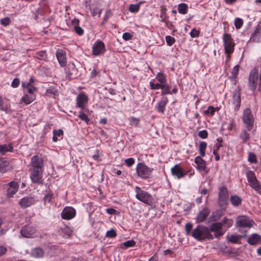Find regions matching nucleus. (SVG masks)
<instances>
[{"mask_svg": "<svg viewBox=\"0 0 261 261\" xmlns=\"http://www.w3.org/2000/svg\"><path fill=\"white\" fill-rule=\"evenodd\" d=\"M193 227V224L191 222L186 224L185 231L187 236H190L199 242L213 239V236L210 233V230L207 227L202 225H198L194 228Z\"/></svg>", "mask_w": 261, "mask_h": 261, "instance_id": "f257e3e1", "label": "nucleus"}, {"mask_svg": "<svg viewBox=\"0 0 261 261\" xmlns=\"http://www.w3.org/2000/svg\"><path fill=\"white\" fill-rule=\"evenodd\" d=\"M43 163L44 160L41 155L34 156V183L43 184Z\"/></svg>", "mask_w": 261, "mask_h": 261, "instance_id": "f03ea898", "label": "nucleus"}, {"mask_svg": "<svg viewBox=\"0 0 261 261\" xmlns=\"http://www.w3.org/2000/svg\"><path fill=\"white\" fill-rule=\"evenodd\" d=\"M153 170V168L149 167L144 163H139L136 168L137 176L145 180L151 178Z\"/></svg>", "mask_w": 261, "mask_h": 261, "instance_id": "7ed1b4c3", "label": "nucleus"}, {"mask_svg": "<svg viewBox=\"0 0 261 261\" xmlns=\"http://www.w3.org/2000/svg\"><path fill=\"white\" fill-rule=\"evenodd\" d=\"M136 198L139 201L148 205H152L154 203L152 196L148 192L143 190L140 187H135Z\"/></svg>", "mask_w": 261, "mask_h": 261, "instance_id": "20e7f679", "label": "nucleus"}, {"mask_svg": "<svg viewBox=\"0 0 261 261\" xmlns=\"http://www.w3.org/2000/svg\"><path fill=\"white\" fill-rule=\"evenodd\" d=\"M242 118L247 130L250 131L254 125V117L250 108H247L244 110Z\"/></svg>", "mask_w": 261, "mask_h": 261, "instance_id": "39448f33", "label": "nucleus"}, {"mask_svg": "<svg viewBox=\"0 0 261 261\" xmlns=\"http://www.w3.org/2000/svg\"><path fill=\"white\" fill-rule=\"evenodd\" d=\"M218 203L220 207H225L228 204L229 194L227 188L225 186L219 188Z\"/></svg>", "mask_w": 261, "mask_h": 261, "instance_id": "423d86ee", "label": "nucleus"}, {"mask_svg": "<svg viewBox=\"0 0 261 261\" xmlns=\"http://www.w3.org/2000/svg\"><path fill=\"white\" fill-rule=\"evenodd\" d=\"M223 45L225 53L228 56L234 51V43L229 34H224L223 36Z\"/></svg>", "mask_w": 261, "mask_h": 261, "instance_id": "0eeeda50", "label": "nucleus"}, {"mask_svg": "<svg viewBox=\"0 0 261 261\" xmlns=\"http://www.w3.org/2000/svg\"><path fill=\"white\" fill-rule=\"evenodd\" d=\"M258 80V72L256 68L252 69L249 73L248 86L250 90L254 92L257 87Z\"/></svg>", "mask_w": 261, "mask_h": 261, "instance_id": "6e6552de", "label": "nucleus"}, {"mask_svg": "<svg viewBox=\"0 0 261 261\" xmlns=\"http://www.w3.org/2000/svg\"><path fill=\"white\" fill-rule=\"evenodd\" d=\"M107 49L105 43L100 40H96L93 45L92 53L95 56L104 54Z\"/></svg>", "mask_w": 261, "mask_h": 261, "instance_id": "1a4fd4ad", "label": "nucleus"}, {"mask_svg": "<svg viewBox=\"0 0 261 261\" xmlns=\"http://www.w3.org/2000/svg\"><path fill=\"white\" fill-rule=\"evenodd\" d=\"M253 225V221L248 217L244 215L239 216L236 218V226L237 227H251Z\"/></svg>", "mask_w": 261, "mask_h": 261, "instance_id": "9d476101", "label": "nucleus"}, {"mask_svg": "<svg viewBox=\"0 0 261 261\" xmlns=\"http://www.w3.org/2000/svg\"><path fill=\"white\" fill-rule=\"evenodd\" d=\"M155 80H152L149 82V85L150 89L152 90H158L162 89V91L161 93L162 95H164L166 94H170L171 93L170 90V87L166 83L165 84H155L154 81Z\"/></svg>", "mask_w": 261, "mask_h": 261, "instance_id": "9b49d317", "label": "nucleus"}, {"mask_svg": "<svg viewBox=\"0 0 261 261\" xmlns=\"http://www.w3.org/2000/svg\"><path fill=\"white\" fill-rule=\"evenodd\" d=\"M171 173L173 176L179 179L184 178L188 172H186L179 164H175L171 169Z\"/></svg>", "mask_w": 261, "mask_h": 261, "instance_id": "f8f14e48", "label": "nucleus"}, {"mask_svg": "<svg viewBox=\"0 0 261 261\" xmlns=\"http://www.w3.org/2000/svg\"><path fill=\"white\" fill-rule=\"evenodd\" d=\"M76 213V210L73 207L66 206L63 210L61 216L64 220H70L75 217Z\"/></svg>", "mask_w": 261, "mask_h": 261, "instance_id": "ddd939ff", "label": "nucleus"}, {"mask_svg": "<svg viewBox=\"0 0 261 261\" xmlns=\"http://www.w3.org/2000/svg\"><path fill=\"white\" fill-rule=\"evenodd\" d=\"M88 96L84 92H81L76 98V107L83 110L88 102Z\"/></svg>", "mask_w": 261, "mask_h": 261, "instance_id": "4468645a", "label": "nucleus"}, {"mask_svg": "<svg viewBox=\"0 0 261 261\" xmlns=\"http://www.w3.org/2000/svg\"><path fill=\"white\" fill-rule=\"evenodd\" d=\"M58 61L62 67L66 65V52L62 49H58L56 53Z\"/></svg>", "mask_w": 261, "mask_h": 261, "instance_id": "2eb2a0df", "label": "nucleus"}, {"mask_svg": "<svg viewBox=\"0 0 261 261\" xmlns=\"http://www.w3.org/2000/svg\"><path fill=\"white\" fill-rule=\"evenodd\" d=\"M241 103V93L239 91L233 92L232 96V104L235 111H238Z\"/></svg>", "mask_w": 261, "mask_h": 261, "instance_id": "dca6fc26", "label": "nucleus"}, {"mask_svg": "<svg viewBox=\"0 0 261 261\" xmlns=\"http://www.w3.org/2000/svg\"><path fill=\"white\" fill-rule=\"evenodd\" d=\"M168 101L167 97H162L155 106V109L156 111L160 113H164L166 106L168 103Z\"/></svg>", "mask_w": 261, "mask_h": 261, "instance_id": "f3484780", "label": "nucleus"}, {"mask_svg": "<svg viewBox=\"0 0 261 261\" xmlns=\"http://www.w3.org/2000/svg\"><path fill=\"white\" fill-rule=\"evenodd\" d=\"M9 188L7 191V195L8 197H12L18 189V184L15 181H11L9 183Z\"/></svg>", "mask_w": 261, "mask_h": 261, "instance_id": "a211bd4d", "label": "nucleus"}, {"mask_svg": "<svg viewBox=\"0 0 261 261\" xmlns=\"http://www.w3.org/2000/svg\"><path fill=\"white\" fill-rule=\"evenodd\" d=\"M210 214V211L207 207L203 208L199 212L196 218V221L198 223L204 221Z\"/></svg>", "mask_w": 261, "mask_h": 261, "instance_id": "6ab92c4d", "label": "nucleus"}, {"mask_svg": "<svg viewBox=\"0 0 261 261\" xmlns=\"http://www.w3.org/2000/svg\"><path fill=\"white\" fill-rule=\"evenodd\" d=\"M247 242L250 245H256L260 244L261 236L257 233H253L248 238Z\"/></svg>", "mask_w": 261, "mask_h": 261, "instance_id": "aec40b11", "label": "nucleus"}, {"mask_svg": "<svg viewBox=\"0 0 261 261\" xmlns=\"http://www.w3.org/2000/svg\"><path fill=\"white\" fill-rule=\"evenodd\" d=\"M194 162L197 165V169L199 171H205L206 169V162L200 156L195 158Z\"/></svg>", "mask_w": 261, "mask_h": 261, "instance_id": "412c9836", "label": "nucleus"}, {"mask_svg": "<svg viewBox=\"0 0 261 261\" xmlns=\"http://www.w3.org/2000/svg\"><path fill=\"white\" fill-rule=\"evenodd\" d=\"M13 150V146L11 143L0 145V153L2 155H4L7 152H12Z\"/></svg>", "mask_w": 261, "mask_h": 261, "instance_id": "4be33fe9", "label": "nucleus"}, {"mask_svg": "<svg viewBox=\"0 0 261 261\" xmlns=\"http://www.w3.org/2000/svg\"><path fill=\"white\" fill-rule=\"evenodd\" d=\"M19 205L22 208H25L30 206L33 203V199L32 197H24L22 198L19 202Z\"/></svg>", "mask_w": 261, "mask_h": 261, "instance_id": "5701e85b", "label": "nucleus"}, {"mask_svg": "<svg viewBox=\"0 0 261 261\" xmlns=\"http://www.w3.org/2000/svg\"><path fill=\"white\" fill-rule=\"evenodd\" d=\"M20 233L24 237L31 238L33 234L31 227L28 225L23 226L20 231Z\"/></svg>", "mask_w": 261, "mask_h": 261, "instance_id": "b1692460", "label": "nucleus"}, {"mask_svg": "<svg viewBox=\"0 0 261 261\" xmlns=\"http://www.w3.org/2000/svg\"><path fill=\"white\" fill-rule=\"evenodd\" d=\"M155 79L159 82V83H156V84H165L167 83V76L165 73L163 72H158L156 75Z\"/></svg>", "mask_w": 261, "mask_h": 261, "instance_id": "393cba45", "label": "nucleus"}, {"mask_svg": "<svg viewBox=\"0 0 261 261\" xmlns=\"http://www.w3.org/2000/svg\"><path fill=\"white\" fill-rule=\"evenodd\" d=\"M230 201L233 206L237 207L241 204L242 199L238 195H231L230 197Z\"/></svg>", "mask_w": 261, "mask_h": 261, "instance_id": "a878e982", "label": "nucleus"}, {"mask_svg": "<svg viewBox=\"0 0 261 261\" xmlns=\"http://www.w3.org/2000/svg\"><path fill=\"white\" fill-rule=\"evenodd\" d=\"M219 109L218 107H214L212 106H210L207 107V109L203 111V114L207 116H213L215 112L218 111Z\"/></svg>", "mask_w": 261, "mask_h": 261, "instance_id": "bb28decb", "label": "nucleus"}, {"mask_svg": "<svg viewBox=\"0 0 261 261\" xmlns=\"http://www.w3.org/2000/svg\"><path fill=\"white\" fill-rule=\"evenodd\" d=\"M249 186L255 191L256 193L261 195V186L257 179L254 180L252 182L249 184Z\"/></svg>", "mask_w": 261, "mask_h": 261, "instance_id": "cd10ccee", "label": "nucleus"}, {"mask_svg": "<svg viewBox=\"0 0 261 261\" xmlns=\"http://www.w3.org/2000/svg\"><path fill=\"white\" fill-rule=\"evenodd\" d=\"M221 223L222 224V227L224 226L226 228L231 227L233 224V220L232 219H229L225 217L223 218Z\"/></svg>", "mask_w": 261, "mask_h": 261, "instance_id": "c85d7f7f", "label": "nucleus"}, {"mask_svg": "<svg viewBox=\"0 0 261 261\" xmlns=\"http://www.w3.org/2000/svg\"><path fill=\"white\" fill-rule=\"evenodd\" d=\"M9 162L4 159L0 160V172L5 173L7 171L6 168L9 165Z\"/></svg>", "mask_w": 261, "mask_h": 261, "instance_id": "c756f323", "label": "nucleus"}, {"mask_svg": "<svg viewBox=\"0 0 261 261\" xmlns=\"http://www.w3.org/2000/svg\"><path fill=\"white\" fill-rule=\"evenodd\" d=\"M239 138L243 143H246L250 139V135L246 129H243L239 135Z\"/></svg>", "mask_w": 261, "mask_h": 261, "instance_id": "7c9ffc66", "label": "nucleus"}, {"mask_svg": "<svg viewBox=\"0 0 261 261\" xmlns=\"http://www.w3.org/2000/svg\"><path fill=\"white\" fill-rule=\"evenodd\" d=\"M33 82V77H31L29 80V82L25 84L24 82L22 83V85L23 88L27 92L32 94L33 93V88L32 87V83Z\"/></svg>", "mask_w": 261, "mask_h": 261, "instance_id": "2f4dec72", "label": "nucleus"}, {"mask_svg": "<svg viewBox=\"0 0 261 261\" xmlns=\"http://www.w3.org/2000/svg\"><path fill=\"white\" fill-rule=\"evenodd\" d=\"M188 10V6L185 3L179 4L178 6V11L181 14H186Z\"/></svg>", "mask_w": 261, "mask_h": 261, "instance_id": "473e14b6", "label": "nucleus"}, {"mask_svg": "<svg viewBox=\"0 0 261 261\" xmlns=\"http://www.w3.org/2000/svg\"><path fill=\"white\" fill-rule=\"evenodd\" d=\"M207 143L204 141L200 142L199 145V151L201 156L205 155V149L207 147Z\"/></svg>", "mask_w": 261, "mask_h": 261, "instance_id": "72a5a7b5", "label": "nucleus"}, {"mask_svg": "<svg viewBox=\"0 0 261 261\" xmlns=\"http://www.w3.org/2000/svg\"><path fill=\"white\" fill-rule=\"evenodd\" d=\"M246 177L249 184L251 182H252V181H254V180H256V179H257L255 173L251 170H249L247 172Z\"/></svg>", "mask_w": 261, "mask_h": 261, "instance_id": "f704fd0d", "label": "nucleus"}, {"mask_svg": "<svg viewBox=\"0 0 261 261\" xmlns=\"http://www.w3.org/2000/svg\"><path fill=\"white\" fill-rule=\"evenodd\" d=\"M222 226L221 222H215L214 223H212L210 230V233L212 232H215L216 231H218L219 230H222Z\"/></svg>", "mask_w": 261, "mask_h": 261, "instance_id": "c9c22d12", "label": "nucleus"}, {"mask_svg": "<svg viewBox=\"0 0 261 261\" xmlns=\"http://www.w3.org/2000/svg\"><path fill=\"white\" fill-rule=\"evenodd\" d=\"M136 245V242L133 240L127 241L121 244V247L123 249H126L129 247H134Z\"/></svg>", "mask_w": 261, "mask_h": 261, "instance_id": "e433bc0d", "label": "nucleus"}, {"mask_svg": "<svg viewBox=\"0 0 261 261\" xmlns=\"http://www.w3.org/2000/svg\"><path fill=\"white\" fill-rule=\"evenodd\" d=\"M241 238L242 237L240 235L231 234L227 237V239L229 242L235 244L238 243Z\"/></svg>", "mask_w": 261, "mask_h": 261, "instance_id": "4c0bfd02", "label": "nucleus"}, {"mask_svg": "<svg viewBox=\"0 0 261 261\" xmlns=\"http://www.w3.org/2000/svg\"><path fill=\"white\" fill-rule=\"evenodd\" d=\"M142 2H140L138 4H130L129 6L128 10L132 13H137L139 11L140 5Z\"/></svg>", "mask_w": 261, "mask_h": 261, "instance_id": "58836bf2", "label": "nucleus"}, {"mask_svg": "<svg viewBox=\"0 0 261 261\" xmlns=\"http://www.w3.org/2000/svg\"><path fill=\"white\" fill-rule=\"evenodd\" d=\"M260 35L259 31L256 29L251 35L250 37V40L253 42H258L259 40Z\"/></svg>", "mask_w": 261, "mask_h": 261, "instance_id": "ea45409f", "label": "nucleus"}, {"mask_svg": "<svg viewBox=\"0 0 261 261\" xmlns=\"http://www.w3.org/2000/svg\"><path fill=\"white\" fill-rule=\"evenodd\" d=\"M44 255V251L40 248L34 249V257L37 258L42 257Z\"/></svg>", "mask_w": 261, "mask_h": 261, "instance_id": "a19ab883", "label": "nucleus"}, {"mask_svg": "<svg viewBox=\"0 0 261 261\" xmlns=\"http://www.w3.org/2000/svg\"><path fill=\"white\" fill-rule=\"evenodd\" d=\"M36 58L42 60H45L47 58V54L45 50H41L36 53Z\"/></svg>", "mask_w": 261, "mask_h": 261, "instance_id": "79ce46f5", "label": "nucleus"}, {"mask_svg": "<svg viewBox=\"0 0 261 261\" xmlns=\"http://www.w3.org/2000/svg\"><path fill=\"white\" fill-rule=\"evenodd\" d=\"M61 230L63 233L68 237H70L72 233L71 229L67 226L61 228Z\"/></svg>", "mask_w": 261, "mask_h": 261, "instance_id": "37998d69", "label": "nucleus"}, {"mask_svg": "<svg viewBox=\"0 0 261 261\" xmlns=\"http://www.w3.org/2000/svg\"><path fill=\"white\" fill-rule=\"evenodd\" d=\"M79 118L81 120L85 121L87 124H88L90 121V119L88 118V116L86 114H85L83 111H80L79 112Z\"/></svg>", "mask_w": 261, "mask_h": 261, "instance_id": "c03bdc74", "label": "nucleus"}, {"mask_svg": "<svg viewBox=\"0 0 261 261\" xmlns=\"http://www.w3.org/2000/svg\"><path fill=\"white\" fill-rule=\"evenodd\" d=\"M165 39L167 44L169 46H172L175 42V38L169 35L166 36Z\"/></svg>", "mask_w": 261, "mask_h": 261, "instance_id": "a18cd8bd", "label": "nucleus"}, {"mask_svg": "<svg viewBox=\"0 0 261 261\" xmlns=\"http://www.w3.org/2000/svg\"><path fill=\"white\" fill-rule=\"evenodd\" d=\"M248 161L251 163H256L257 162L256 155L254 153L249 152L248 154Z\"/></svg>", "mask_w": 261, "mask_h": 261, "instance_id": "49530a36", "label": "nucleus"}, {"mask_svg": "<svg viewBox=\"0 0 261 261\" xmlns=\"http://www.w3.org/2000/svg\"><path fill=\"white\" fill-rule=\"evenodd\" d=\"M32 101L31 97L29 96L27 94L23 96L20 100V101L24 103L25 105L30 104L32 102Z\"/></svg>", "mask_w": 261, "mask_h": 261, "instance_id": "de8ad7c7", "label": "nucleus"}, {"mask_svg": "<svg viewBox=\"0 0 261 261\" xmlns=\"http://www.w3.org/2000/svg\"><path fill=\"white\" fill-rule=\"evenodd\" d=\"M116 231L114 229H111L110 230L107 231L106 233V237L110 238H114L116 237Z\"/></svg>", "mask_w": 261, "mask_h": 261, "instance_id": "09e8293b", "label": "nucleus"}, {"mask_svg": "<svg viewBox=\"0 0 261 261\" xmlns=\"http://www.w3.org/2000/svg\"><path fill=\"white\" fill-rule=\"evenodd\" d=\"M135 162V159L133 158H130L128 159H126L124 160V163L126 164V165L129 167L133 166Z\"/></svg>", "mask_w": 261, "mask_h": 261, "instance_id": "8fccbe9b", "label": "nucleus"}, {"mask_svg": "<svg viewBox=\"0 0 261 261\" xmlns=\"http://www.w3.org/2000/svg\"><path fill=\"white\" fill-rule=\"evenodd\" d=\"M243 21L241 18H237L234 20V26L236 29H240L243 25Z\"/></svg>", "mask_w": 261, "mask_h": 261, "instance_id": "3c124183", "label": "nucleus"}, {"mask_svg": "<svg viewBox=\"0 0 261 261\" xmlns=\"http://www.w3.org/2000/svg\"><path fill=\"white\" fill-rule=\"evenodd\" d=\"M130 124L131 125L138 126L140 122V120L135 117H130L129 119Z\"/></svg>", "mask_w": 261, "mask_h": 261, "instance_id": "603ef678", "label": "nucleus"}, {"mask_svg": "<svg viewBox=\"0 0 261 261\" xmlns=\"http://www.w3.org/2000/svg\"><path fill=\"white\" fill-rule=\"evenodd\" d=\"M11 23L10 18L7 17L1 19V23L4 26H8Z\"/></svg>", "mask_w": 261, "mask_h": 261, "instance_id": "864d4df0", "label": "nucleus"}, {"mask_svg": "<svg viewBox=\"0 0 261 261\" xmlns=\"http://www.w3.org/2000/svg\"><path fill=\"white\" fill-rule=\"evenodd\" d=\"M198 136L201 139H206L208 137V133L206 130H202L198 132Z\"/></svg>", "mask_w": 261, "mask_h": 261, "instance_id": "5fc2aeb1", "label": "nucleus"}, {"mask_svg": "<svg viewBox=\"0 0 261 261\" xmlns=\"http://www.w3.org/2000/svg\"><path fill=\"white\" fill-rule=\"evenodd\" d=\"M133 36L129 33L125 32L122 35V38L125 41H128L133 38Z\"/></svg>", "mask_w": 261, "mask_h": 261, "instance_id": "6e6d98bb", "label": "nucleus"}, {"mask_svg": "<svg viewBox=\"0 0 261 261\" xmlns=\"http://www.w3.org/2000/svg\"><path fill=\"white\" fill-rule=\"evenodd\" d=\"M200 34V31L199 30H197L196 29H193L190 32V36L192 38L197 37L199 36Z\"/></svg>", "mask_w": 261, "mask_h": 261, "instance_id": "4d7b16f0", "label": "nucleus"}, {"mask_svg": "<svg viewBox=\"0 0 261 261\" xmlns=\"http://www.w3.org/2000/svg\"><path fill=\"white\" fill-rule=\"evenodd\" d=\"M57 92H58V91H57V90L55 88H53V87H50L46 89V95H49V94L56 95Z\"/></svg>", "mask_w": 261, "mask_h": 261, "instance_id": "13d9d810", "label": "nucleus"}, {"mask_svg": "<svg viewBox=\"0 0 261 261\" xmlns=\"http://www.w3.org/2000/svg\"><path fill=\"white\" fill-rule=\"evenodd\" d=\"M239 70V65H236L232 69L231 74L234 78H236L238 74Z\"/></svg>", "mask_w": 261, "mask_h": 261, "instance_id": "bf43d9fd", "label": "nucleus"}, {"mask_svg": "<svg viewBox=\"0 0 261 261\" xmlns=\"http://www.w3.org/2000/svg\"><path fill=\"white\" fill-rule=\"evenodd\" d=\"M222 139L221 138H218L217 139V142L215 144L216 148L215 150H218L220 147L222 146Z\"/></svg>", "mask_w": 261, "mask_h": 261, "instance_id": "052dcab7", "label": "nucleus"}, {"mask_svg": "<svg viewBox=\"0 0 261 261\" xmlns=\"http://www.w3.org/2000/svg\"><path fill=\"white\" fill-rule=\"evenodd\" d=\"M53 198V194L50 193H47L45 194L44 197V201L45 203H49Z\"/></svg>", "mask_w": 261, "mask_h": 261, "instance_id": "680f3d73", "label": "nucleus"}, {"mask_svg": "<svg viewBox=\"0 0 261 261\" xmlns=\"http://www.w3.org/2000/svg\"><path fill=\"white\" fill-rule=\"evenodd\" d=\"M74 31L76 32L77 34L79 35H83L84 34V30L83 29L80 27V26H75L74 27Z\"/></svg>", "mask_w": 261, "mask_h": 261, "instance_id": "e2e57ef3", "label": "nucleus"}, {"mask_svg": "<svg viewBox=\"0 0 261 261\" xmlns=\"http://www.w3.org/2000/svg\"><path fill=\"white\" fill-rule=\"evenodd\" d=\"M101 13V10H100L98 8H94L92 10V15L93 16H95L98 15V17H100Z\"/></svg>", "mask_w": 261, "mask_h": 261, "instance_id": "0e129e2a", "label": "nucleus"}, {"mask_svg": "<svg viewBox=\"0 0 261 261\" xmlns=\"http://www.w3.org/2000/svg\"><path fill=\"white\" fill-rule=\"evenodd\" d=\"M236 126V125L235 122L233 121H232L228 124L227 129L230 131L233 130L235 129Z\"/></svg>", "mask_w": 261, "mask_h": 261, "instance_id": "69168bd1", "label": "nucleus"}, {"mask_svg": "<svg viewBox=\"0 0 261 261\" xmlns=\"http://www.w3.org/2000/svg\"><path fill=\"white\" fill-rule=\"evenodd\" d=\"M19 83V80L17 78H15L12 82L11 86L13 88H17V87H18Z\"/></svg>", "mask_w": 261, "mask_h": 261, "instance_id": "338daca9", "label": "nucleus"}, {"mask_svg": "<svg viewBox=\"0 0 261 261\" xmlns=\"http://www.w3.org/2000/svg\"><path fill=\"white\" fill-rule=\"evenodd\" d=\"M53 135L57 137H60L63 135V131L61 129H59L58 130L54 129L53 130Z\"/></svg>", "mask_w": 261, "mask_h": 261, "instance_id": "774afa93", "label": "nucleus"}]
</instances>
